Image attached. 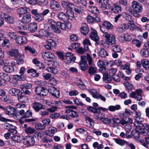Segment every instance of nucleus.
<instances>
[{"mask_svg":"<svg viewBox=\"0 0 149 149\" xmlns=\"http://www.w3.org/2000/svg\"><path fill=\"white\" fill-rule=\"evenodd\" d=\"M73 1L76 4H81L84 6H86L87 4L86 0H73Z\"/></svg>","mask_w":149,"mask_h":149,"instance_id":"nucleus-53","label":"nucleus"},{"mask_svg":"<svg viewBox=\"0 0 149 149\" xmlns=\"http://www.w3.org/2000/svg\"><path fill=\"white\" fill-rule=\"evenodd\" d=\"M38 9H33L31 10V13L34 15L33 18L35 20L38 22H40L44 19V16L48 14L50 12L49 10L46 9L44 10L42 13H38Z\"/></svg>","mask_w":149,"mask_h":149,"instance_id":"nucleus-1","label":"nucleus"},{"mask_svg":"<svg viewBox=\"0 0 149 149\" xmlns=\"http://www.w3.org/2000/svg\"><path fill=\"white\" fill-rule=\"evenodd\" d=\"M57 128L53 127H51L49 128L48 130L45 131V132L46 135L50 136H52L57 131Z\"/></svg>","mask_w":149,"mask_h":149,"instance_id":"nucleus-20","label":"nucleus"},{"mask_svg":"<svg viewBox=\"0 0 149 149\" xmlns=\"http://www.w3.org/2000/svg\"><path fill=\"white\" fill-rule=\"evenodd\" d=\"M79 65L81 69L82 70L85 71L87 68L88 64L87 62H81L80 63Z\"/></svg>","mask_w":149,"mask_h":149,"instance_id":"nucleus-54","label":"nucleus"},{"mask_svg":"<svg viewBox=\"0 0 149 149\" xmlns=\"http://www.w3.org/2000/svg\"><path fill=\"white\" fill-rule=\"evenodd\" d=\"M138 133L143 136L149 135V125L144 123V128H140Z\"/></svg>","mask_w":149,"mask_h":149,"instance_id":"nucleus-11","label":"nucleus"},{"mask_svg":"<svg viewBox=\"0 0 149 149\" xmlns=\"http://www.w3.org/2000/svg\"><path fill=\"white\" fill-rule=\"evenodd\" d=\"M141 64L146 70L149 69V61L147 59H144L141 61Z\"/></svg>","mask_w":149,"mask_h":149,"instance_id":"nucleus-36","label":"nucleus"},{"mask_svg":"<svg viewBox=\"0 0 149 149\" xmlns=\"http://www.w3.org/2000/svg\"><path fill=\"white\" fill-rule=\"evenodd\" d=\"M121 7L118 3H115L113 4L111 7V10L113 12L118 13L121 12Z\"/></svg>","mask_w":149,"mask_h":149,"instance_id":"nucleus-23","label":"nucleus"},{"mask_svg":"<svg viewBox=\"0 0 149 149\" xmlns=\"http://www.w3.org/2000/svg\"><path fill=\"white\" fill-rule=\"evenodd\" d=\"M15 59L17 60V63L18 65L22 64L24 62L23 56L21 54H19L18 57Z\"/></svg>","mask_w":149,"mask_h":149,"instance_id":"nucleus-35","label":"nucleus"},{"mask_svg":"<svg viewBox=\"0 0 149 149\" xmlns=\"http://www.w3.org/2000/svg\"><path fill=\"white\" fill-rule=\"evenodd\" d=\"M30 11V9L26 7H21L18 8L17 10V13L20 17L23 15L29 13Z\"/></svg>","mask_w":149,"mask_h":149,"instance_id":"nucleus-13","label":"nucleus"},{"mask_svg":"<svg viewBox=\"0 0 149 149\" xmlns=\"http://www.w3.org/2000/svg\"><path fill=\"white\" fill-rule=\"evenodd\" d=\"M141 55L145 57L149 56V49H142L140 51Z\"/></svg>","mask_w":149,"mask_h":149,"instance_id":"nucleus-34","label":"nucleus"},{"mask_svg":"<svg viewBox=\"0 0 149 149\" xmlns=\"http://www.w3.org/2000/svg\"><path fill=\"white\" fill-rule=\"evenodd\" d=\"M43 87L38 86L36 87L35 90L36 93L38 95H40L42 91L43 90Z\"/></svg>","mask_w":149,"mask_h":149,"instance_id":"nucleus-64","label":"nucleus"},{"mask_svg":"<svg viewBox=\"0 0 149 149\" xmlns=\"http://www.w3.org/2000/svg\"><path fill=\"white\" fill-rule=\"evenodd\" d=\"M32 104L33 108L36 112H38L40 110L43 109L42 104L39 102H35L33 103Z\"/></svg>","mask_w":149,"mask_h":149,"instance_id":"nucleus-18","label":"nucleus"},{"mask_svg":"<svg viewBox=\"0 0 149 149\" xmlns=\"http://www.w3.org/2000/svg\"><path fill=\"white\" fill-rule=\"evenodd\" d=\"M3 17L8 23L13 24L14 22V19L13 17L11 16L4 13H3Z\"/></svg>","mask_w":149,"mask_h":149,"instance_id":"nucleus-22","label":"nucleus"},{"mask_svg":"<svg viewBox=\"0 0 149 149\" xmlns=\"http://www.w3.org/2000/svg\"><path fill=\"white\" fill-rule=\"evenodd\" d=\"M67 16L68 17V18L71 20L74 19V15L73 12L71 11V10L69 11V12H67Z\"/></svg>","mask_w":149,"mask_h":149,"instance_id":"nucleus-55","label":"nucleus"},{"mask_svg":"<svg viewBox=\"0 0 149 149\" xmlns=\"http://www.w3.org/2000/svg\"><path fill=\"white\" fill-rule=\"evenodd\" d=\"M132 43L137 47H140L141 46V42L136 39H134L132 41Z\"/></svg>","mask_w":149,"mask_h":149,"instance_id":"nucleus-61","label":"nucleus"},{"mask_svg":"<svg viewBox=\"0 0 149 149\" xmlns=\"http://www.w3.org/2000/svg\"><path fill=\"white\" fill-rule=\"evenodd\" d=\"M81 31L82 34L86 35L89 32L88 25L86 23L82 24L81 28Z\"/></svg>","mask_w":149,"mask_h":149,"instance_id":"nucleus-26","label":"nucleus"},{"mask_svg":"<svg viewBox=\"0 0 149 149\" xmlns=\"http://www.w3.org/2000/svg\"><path fill=\"white\" fill-rule=\"evenodd\" d=\"M10 64L9 61L7 59H0V65H7Z\"/></svg>","mask_w":149,"mask_h":149,"instance_id":"nucleus-62","label":"nucleus"},{"mask_svg":"<svg viewBox=\"0 0 149 149\" xmlns=\"http://www.w3.org/2000/svg\"><path fill=\"white\" fill-rule=\"evenodd\" d=\"M120 108V106L119 105H116L114 106L111 105L109 106L108 109L102 107H99V109L100 112L101 110H102L104 112H106L108 111V109L111 111L113 112L116 110H119Z\"/></svg>","mask_w":149,"mask_h":149,"instance_id":"nucleus-12","label":"nucleus"},{"mask_svg":"<svg viewBox=\"0 0 149 149\" xmlns=\"http://www.w3.org/2000/svg\"><path fill=\"white\" fill-rule=\"evenodd\" d=\"M32 113L31 111L30 110H27L23 116H22V117L23 118H29L32 116Z\"/></svg>","mask_w":149,"mask_h":149,"instance_id":"nucleus-57","label":"nucleus"},{"mask_svg":"<svg viewBox=\"0 0 149 149\" xmlns=\"http://www.w3.org/2000/svg\"><path fill=\"white\" fill-rule=\"evenodd\" d=\"M39 34L41 36L48 37L50 33L44 29H41L39 31Z\"/></svg>","mask_w":149,"mask_h":149,"instance_id":"nucleus-52","label":"nucleus"},{"mask_svg":"<svg viewBox=\"0 0 149 149\" xmlns=\"http://www.w3.org/2000/svg\"><path fill=\"white\" fill-rule=\"evenodd\" d=\"M15 40L16 43L20 45H24L27 42V38L23 36H18Z\"/></svg>","mask_w":149,"mask_h":149,"instance_id":"nucleus-15","label":"nucleus"},{"mask_svg":"<svg viewBox=\"0 0 149 149\" xmlns=\"http://www.w3.org/2000/svg\"><path fill=\"white\" fill-rule=\"evenodd\" d=\"M4 112L6 114L8 115L10 117H13L15 118L17 117L16 110L13 107H9L5 109Z\"/></svg>","mask_w":149,"mask_h":149,"instance_id":"nucleus-6","label":"nucleus"},{"mask_svg":"<svg viewBox=\"0 0 149 149\" xmlns=\"http://www.w3.org/2000/svg\"><path fill=\"white\" fill-rule=\"evenodd\" d=\"M136 116L135 117L136 120L139 121H143L144 119L142 118L141 116V113L140 112H138L137 111H135Z\"/></svg>","mask_w":149,"mask_h":149,"instance_id":"nucleus-47","label":"nucleus"},{"mask_svg":"<svg viewBox=\"0 0 149 149\" xmlns=\"http://www.w3.org/2000/svg\"><path fill=\"white\" fill-rule=\"evenodd\" d=\"M35 139L33 136L29 135L23 137L22 140V143L28 147H30L34 145Z\"/></svg>","mask_w":149,"mask_h":149,"instance_id":"nucleus-4","label":"nucleus"},{"mask_svg":"<svg viewBox=\"0 0 149 149\" xmlns=\"http://www.w3.org/2000/svg\"><path fill=\"white\" fill-rule=\"evenodd\" d=\"M7 53L10 56L14 57L15 58L18 57L19 54L18 50L16 49H13L7 52Z\"/></svg>","mask_w":149,"mask_h":149,"instance_id":"nucleus-28","label":"nucleus"},{"mask_svg":"<svg viewBox=\"0 0 149 149\" xmlns=\"http://www.w3.org/2000/svg\"><path fill=\"white\" fill-rule=\"evenodd\" d=\"M112 120L113 122V127H114L119 125L120 124L124 125L128 123H133L132 120L131 119L127 117H123L121 120L117 117L112 118Z\"/></svg>","mask_w":149,"mask_h":149,"instance_id":"nucleus-2","label":"nucleus"},{"mask_svg":"<svg viewBox=\"0 0 149 149\" xmlns=\"http://www.w3.org/2000/svg\"><path fill=\"white\" fill-rule=\"evenodd\" d=\"M38 25L36 22H32L30 23L28 26V29L31 32H35L38 29Z\"/></svg>","mask_w":149,"mask_h":149,"instance_id":"nucleus-21","label":"nucleus"},{"mask_svg":"<svg viewBox=\"0 0 149 149\" xmlns=\"http://www.w3.org/2000/svg\"><path fill=\"white\" fill-rule=\"evenodd\" d=\"M24 131L27 134H31L35 132V130L34 128L29 127H26V129H25Z\"/></svg>","mask_w":149,"mask_h":149,"instance_id":"nucleus-48","label":"nucleus"},{"mask_svg":"<svg viewBox=\"0 0 149 149\" xmlns=\"http://www.w3.org/2000/svg\"><path fill=\"white\" fill-rule=\"evenodd\" d=\"M57 17L59 20L63 22H66L68 21V17L63 12H59L57 15Z\"/></svg>","mask_w":149,"mask_h":149,"instance_id":"nucleus-24","label":"nucleus"},{"mask_svg":"<svg viewBox=\"0 0 149 149\" xmlns=\"http://www.w3.org/2000/svg\"><path fill=\"white\" fill-rule=\"evenodd\" d=\"M18 99L19 101L21 103H26L28 101V98L24 95L22 92L20 91L19 93L17 94Z\"/></svg>","mask_w":149,"mask_h":149,"instance_id":"nucleus-25","label":"nucleus"},{"mask_svg":"<svg viewBox=\"0 0 149 149\" xmlns=\"http://www.w3.org/2000/svg\"><path fill=\"white\" fill-rule=\"evenodd\" d=\"M46 70L48 72L56 74L57 73L58 70L56 68L52 67H48L46 68Z\"/></svg>","mask_w":149,"mask_h":149,"instance_id":"nucleus-49","label":"nucleus"},{"mask_svg":"<svg viewBox=\"0 0 149 149\" xmlns=\"http://www.w3.org/2000/svg\"><path fill=\"white\" fill-rule=\"evenodd\" d=\"M100 28L103 33L102 35L106 38V44L111 45L115 44L116 40L114 36L112 34H110L107 32H106L103 27H100Z\"/></svg>","mask_w":149,"mask_h":149,"instance_id":"nucleus-3","label":"nucleus"},{"mask_svg":"<svg viewBox=\"0 0 149 149\" xmlns=\"http://www.w3.org/2000/svg\"><path fill=\"white\" fill-rule=\"evenodd\" d=\"M76 52L77 53L80 54H82L85 52L86 51H88V50H86L85 48L84 49L82 47H80L77 48L76 49Z\"/></svg>","mask_w":149,"mask_h":149,"instance_id":"nucleus-63","label":"nucleus"},{"mask_svg":"<svg viewBox=\"0 0 149 149\" xmlns=\"http://www.w3.org/2000/svg\"><path fill=\"white\" fill-rule=\"evenodd\" d=\"M113 139L116 143L121 146H124L125 143V141L122 139L118 138H113Z\"/></svg>","mask_w":149,"mask_h":149,"instance_id":"nucleus-50","label":"nucleus"},{"mask_svg":"<svg viewBox=\"0 0 149 149\" xmlns=\"http://www.w3.org/2000/svg\"><path fill=\"white\" fill-rule=\"evenodd\" d=\"M13 79L17 81H20L25 80L26 79V77L25 76H22V75H13Z\"/></svg>","mask_w":149,"mask_h":149,"instance_id":"nucleus-42","label":"nucleus"},{"mask_svg":"<svg viewBox=\"0 0 149 149\" xmlns=\"http://www.w3.org/2000/svg\"><path fill=\"white\" fill-rule=\"evenodd\" d=\"M46 44L43 45L44 47L47 49L50 50L52 47H55L56 45V42L51 39H47L45 40Z\"/></svg>","mask_w":149,"mask_h":149,"instance_id":"nucleus-7","label":"nucleus"},{"mask_svg":"<svg viewBox=\"0 0 149 149\" xmlns=\"http://www.w3.org/2000/svg\"><path fill=\"white\" fill-rule=\"evenodd\" d=\"M90 38L95 41L97 44H98L99 36L97 35V31L93 29L90 34Z\"/></svg>","mask_w":149,"mask_h":149,"instance_id":"nucleus-16","label":"nucleus"},{"mask_svg":"<svg viewBox=\"0 0 149 149\" xmlns=\"http://www.w3.org/2000/svg\"><path fill=\"white\" fill-rule=\"evenodd\" d=\"M21 91L15 88H12L10 89L9 91V93L12 96H16Z\"/></svg>","mask_w":149,"mask_h":149,"instance_id":"nucleus-32","label":"nucleus"},{"mask_svg":"<svg viewBox=\"0 0 149 149\" xmlns=\"http://www.w3.org/2000/svg\"><path fill=\"white\" fill-rule=\"evenodd\" d=\"M103 25L108 29H112L113 28V25L109 22L107 21H104L103 22Z\"/></svg>","mask_w":149,"mask_h":149,"instance_id":"nucleus-46","label":"nucleus"},{"mask_svg":"<svg viewBox=\"0 0 149 149\" xmlns=\"http://www.w3.org/2000/svg\"><path fill=\"white\" fill-rule=\"evenodd\" d=\"M0 77L5 82L6 81H10V78L9 76L7 74L4 73H0Z\"/></svg>","mask_w":149,"mask_h":149,"instance_id":"nucleus-33","label":"nucleus"},{"mask_svg":"<svg viewBox=\"0 0 149 149\" xmlns=\"http://www.w3.org/2000/svg\"><path fill=\"white\" fill-rule=\"evenodd\" d=\"M3 69L5 72L8 73L13 72L15 71L14 67L12 64L11 65H4L3 68Z\"/></svg>","mask_w":149,"mask_h":149,"instance_id":"nucleus-27","label":"nucleus"},{"mask_svg":"<svg viewBox=\"0 0 149 149\" xmlns=\"http://www.w3.org/2000/svg\"><path fill=\"white\" fill-rule=\"evenodd\" d=\"M64 59L65 60V63H69L71 61H74L76 60V57L75 56H70V57L65 58Z\"/></svg>","mask_w":149,"mask_h":149,"instance_id":"nucleus-56","label":"nucleus"},{"mask_svg":"<svg viewBox=\"0 0 149 149\" xmlns=\"http://www.w3.org/2000/svg\"><path fill=\"white\" fill-rule=\"evenodd\" d=\"M104 73L103 74V81L106 83H109L111 82L112 80L111 76L107 73L106 72H104Z\"/></svg>","mask_w":149,"mask_h":149,"instance_id":"nucleus-30","label":"nucleus"},{"mask_svg":"<svg viewBox=\"0 0 149 149\" xmlns=\"http://www.w3.org/2000/svg\"><path fill=\"white\" fill-rule=\"evenodd\" d=\"M142 91L141 89L136 90V93H137L135 99H136L137 100L140 101L142 100Z\"/></svg>","mask_w":149,"mask_h":149,"instance_id":"nucleus-44","label":"nucleus"},{"mask_svg":"<svg viewBox=\"0 0 149 149\" xmlns=\"http://www.w3.org/2000/svg\"><path fill=\"white\" fill-rule=\"evenodd\" d=\"M32 87V85L31 84L26 83L20 85V88L22 90L25 89H29L31 88Z\"/></svg>","mask_w":149,"mask_h":149,"instance_id":"nucleus-39","label":"nucleus"},{"mask_svg":"<svg viewBox=\"0 0 149 149\" xmlns=\"http://www.w3.org/2000/svg\"><path fill=\"white\" fill-rule=\"evenodd\" d=\"M97 63L98 66L101 69V70H103L104 72H105L107 71L106 66L102 61L99 60Z\"/></svg>","mask_w":149,"mask_h":149,"instance_id":"nucleus-37","label":"nucleus"},{"mask_svg":"<svg viewBox=\"0 0 149 149\" xmlns=\"http://www.w3.org/2000/svg\"><path fill=\"white\" fill-rule=\"evenodd\" d=\"M112 50L115 52H119L121 51V49L119 46L115 45L112 47Z\"/></svg>","mask_w":149,"mask_h":149,"instance_id":"nucleus-60","label":"nucleus"},{"mask_svg":"<svg viewBox=\"0 0 149 149\" xmlns=\"http://www.w3.org/2000/svg\"><path fill=\"white\" fill-rule=\"evenodd\" d=\"M50 7L54 11H59L61 7L60 4L56 1L54 0L51 1L50 3Z\"/></svg>","mask_w":149,"mask_h":149,"instance_id":"nucleus-14","label":"nucleus"},{"mask_svg":"<svg viewBox=\"0 0 149 149\" xmlns=\"http://www.w3.org/2000/svg\"><path fill=\"white\" fill-rule=\"evenodd\" d=\"M132 7L135 12L140 13L142 12L143 7L141 4L138 2L133 1L132 3Z\"/></svg>","mask_w":149,"mask_h":149,"instance_id":"nucleus-10","label":"nucleus"},{"mask_svg":"<svg viewBox=\"0 0 149 149\" xmlns=\"http://www.w3.org/2000/svg\"><path fill=\"white\" fill-rule=\"evenodd\" d=\"M71 28V24L70 23L64 24L62 23L61 25V29L65 30L66 29H69Z\"/></svg>","mask_w":149,"mask_h":149,"instance_id":"nucleus-40","label":"nucleus"},{"mask_svg":"<svg viewBox=\"0 0 149 149\" xmlns=\"http://www.w3.org/2000/svg\"><path fill=\"white\" fill-rule=\"evenodd\" d=\"M61 5L65 9L70 8L72 9L73 8L74 5L72 2L63 1L61 2Z\"/></svg>","mask_w":149,"mask_h":149,"instance_id":"nucleus-17","label":"nucleus"},{"mask_svg":"<svg viewBox=\"0 0 149 149\" xmlns=\"http://www.w3.org/2000/svg\"><path fill=\"white\" fill-rule=\"evenodd\" d=\"M87 109L89 111L94 113H98L100 112L99 107L97 108L92 107H89L87 108Z\"/></svg>","mask_w":149,"mask_h":149,"instance_id":"nucleus-45","label":"nucleus"},{"mask_svg":"<svg viewBox=\"0 0 149 149\" xmlns=\"http://www.w3.org/2000/svg\"><path fill=\"white\" fill-rule=\"evenodd\" d=\"M88 91L92 95L93 97L96 98L97 96V95H96L97 91L96 90L94 89H91L88 90Z\"/></svg>","mask_w":149,"mask_h":149,"instance_id":"nucleus-58","label":"nucleus"},{"mask_svg":"<svg viewBox=\"0 0 149 149\" xmlns=\"http://www.w3.org/2000/svg\"><path fill=\"white\" fill-rule=\"evenodd\" d=\"M97 2L101 4L100 7L103 10L107 8V5L108 3L109 0H97Z\"/></svg>","mask_w":149,"mask_h":149,"instance_id":"nucleus-29","label":"nucleus"},{"mask_svg":"<svg viewBox=\"0 0 149 149\" xmlns=\"http://www.w3.org/2000/svg\"><path fill=\"white\" fill-rule=\"evenodd\" d=\"M83 43L84 48H85L86 50H88V46L91 45V44L89 40L87 39H86L84 40Z\"/></svg>","mask_w":149,"mask_h":149,"instance_id":"nucleus-38","label":"nucleus"},{"mask_svg":"<svg viewBox=\"0 0 149 149\" xmlns=\"http://www.w3.org/2000/svg\"><path fill=\"white\" fill-rule=\"evenodd\" d=\"M42 56L45 60L49 61H54L55 56L54 54L49 52H43L42 53Z\"/></svg>","mask_w":149,"mask_h":149,"instance_id":"nucleus-8","label":"nucleus"},{"mask_svg":"<svg viewBox=\"0 0 149 149\" xmlns=\"http://www.w3.org/2000/svg\"><path fill=\"white\" fill-rule=\"evenodd\" d=\"M49 93L53 97L56 98H59L60 97V93L59 90L56 87L51 86L48 90Z\"/></svg>","mask_w":149,"mask_h":149,"instance_id":"nucleus-9","label":"nucleus"},{"mask_svg":"<svg viewBox=\"0 0 149 149\" xmlns=\"http://www.w3.org/2000/svg\"><path fill=\"white\" fill-rule=\"evenodd\" d=\"M31 20V15L28 14L23 16L22 19V22L25 24H26L29 23Z\"/></svg>","mask_w":149,"mask_h":149,"instance_id":"nucleus-19","label":"nucleus"},{"mask_svg":"<svg viewBox=\"0 0 149 149\" xmlns=\"http://www.w3.org/2000/svg\"><path fill=\"white\" fill-rule=\"evenodd\" d=\"M97 69L95 68L93 66L89 67L88 70V73L91 75H93L94 74L96 73Z\"/></svg>","mask_w":149,"mask_h":149,"instance_id":"nucleus-51","label":"nucleus"},{"mask_svg":"<svg viewBox=\"0 0 149 149\" xmlns=\"http://www.w3.org/2000/svg\"><path fill=\"white\" fill-rule=\"evenodd\" d=\"M12 139L15 142L19 143H22V140L23 139V137H20L18 136H15L12 137Z\"/></svg>","mask_w":149,"mask_h":149,"instance_id":"nucleus-43","label":"nucleus"},{"mask_svg":"<svg viewBox=\"0 0 149 149\" xmlns=\"http://www.w3.org/2000/svg\"><path fill=\"white\" fill-rule=\"evenodd\" d=\"M98 54L99 55L103 58L107 56L108 55V54L107 53L106 50L104 49H101L100 51L98 52Z\"/></svg>","mask_w":149,"mask_h":149,"instance_id":"nucleus-41","label":"nucleus"},{"mask_svg":"<svg viewBox=\"0 0 149 149\" xmlns=\"http://www.w3.org/2000/svg\"><path fill=\"white\" fill-rule=\"evenodd\" d=\"M88 10L89 12L95 15H97L99 13V10L95 7L90 6L89 7Z\"/></svg>","mask_w":149,"mask_h":149,"instance_id":"nucleus-31","label":"nucleus"},{"mask_svg":"<svg viewBox=\"0 0 149 149\" xmlns=\"http://www.w3.org/2000/svg\"><path fill=\"white\" fill-rule=\"evenodd\" d=\"M35 127L37 129L41 130H44L46 127L45 125L41 123L37 124Z\"/></svg>","mask_w":149,"mask_h":149,"instance_id":"nucleus-59","label":"nucleus"},{"mask_svg":"<svg viewBox=\"0 0 149 149\" xmlns=\"http://www.w3.org/2000/svg\"><path fill=\"white\" fill-rule=\"evenodd\" d=\"M47 22L48 24L46 25H45V26H48L49 30H50L49 28V26L53 30L54 32L56 33H59L61 32V31L58 29L57 28H56L55 25L56 22L54 21L51 19L49 18L47 20Z\"/></svg>","mask_w":149,"mask_h":149,"instance_id":"nucleus-5","label":"nucleus"}]
</instances>
